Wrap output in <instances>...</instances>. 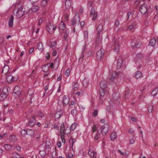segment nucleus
Segmentation results:
<instances>
[{"label": "nucleus", "instance_id": "44", "mask_svg": "<svg viewBox=\"0 0 158 158\" xmlns=\"http://www.w3.org/2000/svg\"><path fill=\"white\" fill-rule=\"evenodd\" d=\"M60 131H64V126L63 123H61L60 126Z\"/></svg>", "mask_w": 158, "mask_h": 158}, {"label": "nucleus", "instance_id": "19", "mask_svg": "<svg viewBox=\"0 0 158 158\" xmlns=\"http://www.w3.org/2000/svg\"><path fill=\"white\" fill-rule=\"evenodd\" d=\"M71 0H65V8L69 9L70 7L71 6Z\"/></svg>", "mask_w": 158, "mask_h": 158}, {"label": "nucleus", "instance_id": "64", "mask_svg": "<svg viewBox=\"0 0 158 158\" xmlns=\"http://www.w3.org/2000/svg\"><path fill=\"white\" fill-rule=\"evenodd\" d=\"M99 135V134H98L97 135H96L95 136H94V139L95 140H97L99 139L98 136Z\"/></svg>", "mask_w": 158, "mask_h": 158}, {"label": "nucleus", "instance_id": "60", "mask_svg": "<svg viewBox=\"0 0 158 158\" xmlns=\"http://www.w3.org/2000/svg\"><path fill=\"white\" fill-rule=\"evenodd\" d=\"M119 24V22L118 20H116L115 23V25L116 26H118Z\"/></svg>", "mask_w": 158, "mask_h": 158}, {"label": "nucleus", "instance_id": "16", "mask_svg": "<svg viewBox=\"0 0 158 158\" xmlns=\"http://www.w3.org/2000/svg\"><path fill=\"white\" fill-rule=\"evenodd\" d=\"M27 134L29 135L31 137H33L34 136L35 132L34 131L30 129H27Z\"/></svg>", "mask_w": 158, "mask_h": 158}, {"label": "nucleus", "instance_id": "46", "mask_svg": "<svg viewBox=\"0 0 158 158\" xmlns=\"http://www.w3.org/2000/svg\"><path fill=\"white\" fill-rule=\"evenodd\" d=\"M56 45V42L55 41L52 42L51 44V46L52 49H54Z\"/></svg>", "mask_w": 158, "mask_h": 158}, {"label": "nucleus", "instance_id": "32", "mask_svg": "<svg viewBox=\"0 0 158 158\" xmlns=\"http://www.w3.org/2000/svg\"><path fill=\"white\" fill-rule=\"evenodd\" d=\"M105 89H101L100 90L99 94L102 97H103L104 95Z\"/></svg>", "mask_w": 158, "mask_h": 158}, {"label": "nucleus", "instance_id": "45", "mask_svg": "<svg viewBox=\"0 0 158 158\" xmlns=\"http://www.w3.org/2000/svg\"><path fill=\"white\" fill-rule=\"evenodd\" d=\"M83 84L84 85H85V86H86L87 84L88 83V80L86 79H84L82 81Z\"/></svg>", "mask_w": 158, "mask_h": 158}, {"label": "nucleus", "instance_id": "56", "mask_svg": "<svg viewBox=\"0 0 158 158\" xmlns=\"http://www.w3.org/2000/svg\"><path fill=\"white\" fill-rule=\"evenodd\" d=\"M135 143V140L133 139H130L129 144H133Z\"/></svg>", "mask_w": 158, "mask_h": 158}, {"label": "nucleus", "instance_id": "55", "mask_svg": "<svg viewBox=\"0 0 158 158\" xmlns=\"http://www.w3.org/2000/svg\"><path fill=\"white\" fill-rule=\"evenodd\" d=\"M38 115L41 118H42L44 116V114L40 112L38 113Z\"/></svg>", "mask_w": 158, "mask_h": 158}, {"label": "nucleus", "instance_id": "18", "mask_svg": "<svg viewBox=\"0 0 158 158\" xmlns=\"http://www.w3.org/2000/svg\"><path fill=\"white\" fill-rule=\"evenodd\" d=\"M15 9L17 10L19 8H21L22 6V4L20 2V0L17 1L15 3Z\"/></svg>", "mask_w": 158, "mask_h": 158}, {"label": "nucleus", "instance_id": "38", "mask_svg": "<svg viewBox=\"0 0 158 158\" xmlns=\"http://www.w3.org/2000/svg\"><path fill=\"white\" fill-rule=\"evenodd\" d=\"M51 143L50 141L48 140L46 142V145L45 146V148L48 149L49 148V146L51 145Z\"/></svg>", "mask_w": 158, "mask_h": 158}, {"label": "nucleus", "instance_id": "47", "mask_svg": "<svg viewBox=\"0 0 158 158\" xmlns=\"http://www.w3.org/2000/svg\"><path fill=\"white\" fill-rule=\"evenodd\" d=\"M77 113V110L76 109H74L71 111V113L73 115H74L76 114Z\"/></svg>", "mask_w": 158, "mask_h": 158}, {"label": "nucleus", "instance_id": "13", "mask_svg": "<svg viewBox=\"0 0 158 158\" xmlns=\"http://www.w3.org/2000/svg\"><path fill=\"white\" fill-rule=\"evenodd\" d=\"M36 120L34 117L31 118L28 122V125L30 126H33L35 124Z\"/></svg>", "mask_w": 158, "mask_h": 158}, {"label": "nucleus", "instance_id": "3", "mask_svg": "<svg viewBox=\"0 0 158 158\" xmlns=\"http://www.w3.org/2000/svg\"><path fill=\"white\" fill-rule=\"evenodd\" d=\"M141 39H135L132 40L131 42V46L132 48L136 47L137 48L140 47L142 43L141 42Z\"/></svg>", "mask_w": 158, "mask_h": 158}, {"label": "nucleus", "instance_id": "58", "mask_svg": "<svg viewBox=\"0 0 158 158\" xmlns=\"http://www.w3.org/2000/svg\"><path fill=\"white\" fill-rule=\"evenodd\" d=\"M122 64V63L117 62V68L118 69H119L121 67Z\"/></svg>", "mask_w": 158, "mask_h": 158}, {"label": "nucleus", "instance_id": "52", "mask_svg": "<svg viewBox=\"0 0 158 158\" xmlns=\"http://www.w3.org/2000/svg\"><path fill=\"white\" fill-rule=\"evenodd\" d=\"M84 38L85 39H87L88 37V33L87 31H85L84 33Z\"/></svg>", "mask_w": 158, "mask_h": 158}, {"label": "nucleus", "instance_id": "6", "mask_svg": "<svg viewBox=\"0 0 158 158\" xmlns=\"http://www.w3.org/2000/svg\"><path fill=\"white\" fill-rule=\"evenodd\" d=\"M56 29V27H54L53 24L51 23H48L46 26L47 31L51 34L54 33Z\"/></svg>", "mask_w": 158, "mask_h": 158}, {"label": "nucleus", "instance_id": "37", "mask_svg": "<svg viewBox=\"0 0 158 158\" xmlns=\"http://www.w3.org/2000/svg\"><path fill=\"white\" fill-rule=\"evenodd\" d=\"M27 130H26L25 129H23L22 130L21 133L23 136H24L26 134H27Z\"/></svg>", "mask_w": 158, "mask_h": 158}, {"label": "nucleus", "instance_id": "15", "mask_svg": "<svg viewBox=\"0 0 158 158\" xmlns=\"http://www.w3.org/2000/svg\"><path fill=\"white\" fill-rule=\"evenodd\" d=\"M14 19V16L13 15H11L8 21L9 26L10 27H13Z\"/></svg>", "mask_w": 158, "mask_h": 158}, {"label": "nucleus", "instance_id": "9", "mask_svg": "<svg viewBox=\"0 0 158 158\" xmlns=\"http://www.w3.org/2000/svg\"><path fill=\"white\" fill-rule=\"evenodd\" d=\"M104 51L102 49H101L99 50L97 52V59L98 60H101V59L102 57L103 56L104 54Z\"/></svg>", "mask_w": 158, "mask_h": 158}, {"label": "nucleus", "instance_id": "43", "mask_svg": "<svg viewBox=\"0 0 158 158\" xmlns=\"http://www.w3.org/2000/svg\"><path fill=\"white\" fill-rule=\"evenodd\" d=\"M70 131L69 127H67L65 130V133L67 134H69L70 132Z\"/></svg>", "mask_w": 158, "mask_h": 158}, {"label": "nucleus", "instance_id": "40", "mask_svg": "<svg viewBox=\"0 0 158 158\" xmlns=\"http://www.w3.org/2000/svg\"><path fill=\"white\" fill-rule=\"evenodd\" d=\"M62 112H61L60 111H57L55 114V116L57 117L58 118L60 117L61 115L62 114Z\"/></svg>", "mask_w": 158, "mask_h": 158}, {"label": "nucleus", "instance_id": "12", "mask_svg": "<svg viewBox=\"0 0 158 158\" xmlns=\"http://www.w3.org/2000/svg\"><path fill=\"white\" fill-rule=\"evenodd\" d=\"M6 79L9 83H10L14 81V77L12 75L9 74L6 76Z\"/></svg>", "mask_w": 158, "mask_h": 158}, {"label": "nucleus", "instance_id": "35", "mask_svg": "<svg viewBox=\"0 0 158 158\" xmlns=\"http://www.w3.org/2000/svg\"><path fill=\"white\" fill-rule=\"evenodd\" d=\"M9 139L10 141L14 142L16 140V136L14 135H11L10 136Z\"/></svg>", "mask_w": 158, "mask_h": 158}, {"label": "nucleus", "instance_id": "1", "mask_svg": "<svg viewBox=\"0 0 158 158\" xmlns=\"http://www.w3.org/2000/svg\"><path fill=\"white\" fill-rule=\"evenodd\" d=\"M80 21V19L79 17L77 15V14H76L75 15L71 21V24L73 27V31L74 32L75 31L76 27L77 29H80L79 26Z\"/></svg>", "mask_w": 158, "mask_h": 158}, {"label": "nucleus", "instance_id": "2", "mask_svg": "<svg viewBox=\"0 0 158 158\" xmlns=\"http://www.w3.org/2000/svg\"><path fill=\"white\" fill-rule=\"evenodd\" d=\"M110 76L108 82L109 83L111 84L114 82V80L116 78L122 76V73L121 72L117 73L115 71H113Z\"/></svg>", "mask_w": 158, "mask_h": 158}, {"label": "nucleus", "instance_id": "21", "mask_svg": "<svg viewBox=\"0 0 158 158\" xmlns=\"http://www.w3.org/2000/svg\"><path fill=\"white\" fill-rule=\"evenodd\" d=\"M156 43V40L154 38H152L149 43L150 46H154Z\"/></svg>", "mask_w": 158, "mask_h": 158}, {"label": "nucleus", "instance_id": "57", "mask_svg": "<svg viewBox=\"0 0 158 158\" xmlns=\"http://www.w3.org/2000/svg\"><path fill=\"white\" fill-rule=\"evenodd\" d=\"M39 153L40 154V155H41L42 156H43V155H44L45 154V152L44 151H40V152Z\"/></svg>", "mask_w": 158, "mask_h": 158}, {"label": "nucleus", "instance_id": "7", "mask_svg": "<svg viewBox=\"0 0 158 158\" xmlns=\"http://www.w3.org/2000/svg\"><path fill=\"white\" fill-rule=\"evenodd\" d=\"M109 126L107 124H105L101 127V133L102 135H106L109 130Z\"/></svg>", "mask_w": 158, "mask_h": 158}, {"label": "nucleus", "instance_id": "48", "mask_svg": "<svg viewBox=\"0 0 158 158\" xmlns=\"http://www.w3.org/2000/svg\"><path fill=\"white\" fill-rule=\"evenodd\" d=\"M48 2V1L47 0H43L41 2V5L44 6L46 5L47 3Z\"/></svg>", "mask_w": 158, "mask_h": 158}, {"label": "nucleus", "instance_id": "54", "mask_svg": "<svg viewBox=\"0 0 158 158\" xmlns=\"http://www.w3.org/2000/svg\"><path fill=\"white\" fill-rule=\"evenodd\" d=\"M58 63H59L58 60L57 58H56L55 59V61L54 62V63H53L54 64V65H58Z\"/></svg>", "mask_w": 158, "mask_h": 158}, {"label": "nucleus", "instance_id": "25", "mask_svg": "<svg viewBox=\"0 0 158 158\" xmlns=\"http://www.w3.org/2000/svg\"><path fill=\"white\" fill-rule=\"evenodd\" d=\"M142 76L141 73L139 71H137L135 73V77L136 79H138Z\"/></svg>", "mask_w": 158, "mask_h": 158}, {"label": "nucleus", "instance_id": "62", "mask_svg": "<svg viewBox=\"0 0 158 158\" xmlns=\"http://www.w3.org/2000/svg\"><path fill=\"white\" fill-rule=\"evenodd\" d=\"M69 156H67L68 158H72L73 156V154L71 153H69L68 154Z\"/></svg>", "mask_w": 158, "mask_h": 158}, {"label": "nucleus", "instance_id": "49", "mask_svg": "<svg viewBox=\"0 0 158 158\" xmlns=\"http://www.w3.org/2000/svg\"><path fill=\"white\" fill-rule=\"evenodd\" d=\"M70 70L69 69H67L65 72V75L66 76H68L69 74H70Z\"/></svg>", "mask_w": 158, "mask_h": 158}, {"label": "nucleus", "instance_id": "5", "mask_svg": "<svg viewBox=\"0 0 158 158\" xmlns=\"http://www.w3.org/2000/svg\"><path fill=\"white\" fill-rule=\"evenodd\" d=\"M147 7L146 4H143L140 7V11L143 15L148 14L149 13V9H147Z\"/></svg>", "mask_w": 158, "mask_h": 158}, {"label": "nucleus", "instance_id": "10", "mask_svg": "<svg viewBox=\"0 0 158 158\" xmlns=\"http://www.w3.org/2000/svg\"><path fill=\"white\" fill-rule=\"evenodd\" d=\"M90 15L91 17H93L92 18V20H95L96 19L98 14L97 13L95 12V9L94 7L91 8L90 11Z\"/></svg>", "mask_w": 158, "mask_h": 158}, {"label": "nucleus", "instance_id": "39", "mask_svg": "<svg viewBox=\"0 0 158 158\" xmlns=\"http://www.w3.org/2000/svg\"><path fill=\"white\" fill-rule=\"evenodd\" d=\"M141 59V56L140 55H137L135 58V60L137 61H138L139 60H140Z\"/></svg>", "mask_w": 158, "mask_h": 158}, {"label": "nucleus", "instance_id": "11", "mask_svg": "<svg viewBox=\"0 0 158 158\" xmlns=\"http://www.w3.org/2000/svg\"><path fill=\"white\" fill-rule=\"evenodd\" d=\"M13 92L14 94H16L18 96H19L21 93V89L19 86H15Z\"/></svg>", "mask_w": 158, "mask_h": 158}, {"label": "nucleus", "instance_id": "31", "mask_svg": "<svg viewBox=\"0 0 158 158\" xmlns=\"http://www.w3.org/2000/svg\"><path fill=\"white\" fill-rule=\"evenodd\" d=\"M65 27V26L64 23H61L59 26V28L62 30H64Z\"/></svg>", "mask_w": 158, "mask_h": 158}, {"label": "nucleus", "instance_id": "42", "mask_svg": "<svg viewBox=\"0 0 158 158\" xmlns=\"http://www.w3.org/2000/svg\"><path fill=\"white\" fill-rule=\"evenodd\" d=\"M136 25H131L127 27V29L128 30H131L132 29H134Z\"/></svg>", "mask_w": 158, "mask_h": 158}, {"label": "nucleus", "instance_id": "23", "mask_svg": "<svg viewBox=\"0 0 158 158\" xmlns=\"http://www.w3.org/2000/svg\"><path fill=\"white\" fill-rule=\"evenodd\" d=\"M6 98V95L4 92L0 94V101H2Z\"/></svg>", "mask_w": 158, "mask_h": 158}, {"label": "nucleus", "instance_id": "14", "mask_svg": "<svg viewBox=\"0 0 158 158\" xmlns=\"http://www.w3.org/2000/svg\"><path fill=\"white\" fill-rule=\"evenodd\" d=\"M100 85L101 89H105L107 86L106 82L104 80L101 81L100 83Z\"/></svg>", "mask_w": 158, "mask_h": 158}, {"label": "nucleus", "instance_id": "22", "mask_svg": "<svg viewBox=\"0 0 158 158\" xmlns=\"http://www.w3.org/2000/svg\"><path fill=\"white\" fill-rule=\"evenodd\" d=\"M9 67L8 65H5L3 69L2 73L5 74H6L9 70Z\"/></svg>", "mask_w": 158, "mask_h": 158}, {"label": "nucleus", "instance_id": "36", "mask_svg": "<svg viewBox=\"0 0 158 158\" xmlns=\"http://www.w3.org/2000/svg\"><path fill=\"white\" fill-rule=\"evenodd\" d=\"M69 34V32L67 31H65V32L64 33V38L65 40H66L67 39V36Z\"/></svg>", "mask_w": 158, "mask_h": 158}, {"label": "nucleus", "instance_id": "28", "mask_svg": "<svg viewBox=\"0 0 158 158\" xmlns=\"http://www.w3.org/2000/svg\"><path fill=\"white\" fill-rule=\"evenodd\" d=\"M37 48L40 50L43 51L44 49L43 46L41 43H39L37 45Z\"/></svg>", "mask_w": 158, "mask_h": 158}, {"label": "nucleus", "instance_id": "17", "mask_svg": "<svg viewBox=\"0 0 158 158\" xmlns=\"http://www.w3.org/2000/svg\"><path fill=\"white\" fill-rule=\"evenodd\" d=\"M69 98L67 96H64L63 98V104L67 105L69 103Z\"/></svg>", "mask_w": 158, "mask_h": 158}, {"label": "nucleus", "instance_id": "33", "mask_svg": "<svg viewBox=\"0 0 158 158\" xmlns=\"http://www.w3.org/2000/svg\"><path fill=\"white\" fill-rule=\"evenodd\" d=\"M39 7L36 5H33L31 8L32 11L35 12L38 9Z\"/></svg>", "mask_w": 158, "mask_h": 158}, {"label": "nucleus", "instance_id": "59", "mask_svg": "<svg viewBox=\"0 0 158 158\" xmlns=\"http://www.w3.org/2000/svg\"><path fill=\"white\" fill-rule=\"evenodd\" d=\"M93 131V132H94L96 131V126L95 125H94L92 127Z\"/></svg>", "mask_w": 158, "mask_h": 158}, {"label": "nucleus", "instance_id": "8", "mask_svg": "<svg viewBox=\"0 0 158 158\" xmlns=\"http://www.w3.org/2000/svg\"><path fill=\"white\" fill-rule=\"evenodd\" d=\"M112 43L113 46H114V50L116 52H118L119 50V45L118 43L115 38H114L112 40Z\"/></svg>", "mask_w": 158, "mask_h": 158}, {"label": "nucleus", "instance_id": "24", "mask_svg": "<svg viewBox=\"0 0 158 158\" xmlns=\"http://www.w3.org/2000/svg\"><path fill=\"white\" fill-rule=\"evenodd\" d=\"M88 153L90 156L91 158L92 157L96 156L97 154V152H95L93 151H91V150H89Z\"/></svg>", "mask_w": 158, "mask_h": 158}, {"label": "nucleus", "instance_id": "4", "mask_svg": "<svg viewBox=\"0 0 158 158\" xmlns=\"http://www.w3.org/2000/svg\"><path fill=\"white\" fill-rule=\"evenodd\" d=\"M18 10L16 11L15 13H14V15L18 18H21L24 15L27 13V12L25 10V8L23 7L19 8L17 9Z\"/></svg>", "mask_w": 158, "mask_h": 158}, {"label": "nucleus", "instance_id": "26", "mask_svg": "<svg viewBox=\"0 0 158 158\" xmlns=\"http://www.w3.org/2000/svg\"><path fill=\"white\" fill-rule=\"evenodd\" d=\"M117 137L116 133H112L110 135V138L111 140H114Z\"/></svg>", "mask_w": 158, "mask_h": 158}, {"label": "nucleus", "instance_id": "30", "mask_svg": "<svg viewBox=\"0 0 158 158\" xmlns=\"http://www.w3.org/2000/svg\"><path fill=\"white\" fill-rule=\"evenodd\" d=\"M78 88V84L77 82H75L73 86V89L74 91L76 90Z\"/></svg>", "mask_w": 158, "mask_h": 158}, {"label": "nucleus", "instance_id": "61", "mask_svg": "<svg viewBox=\"0 0 158 158\" xmlns=\"http://www.w3.org/2000/svg\"><path fill=\"white\" fill-rule=\"evenodd\" d=\"M88 5L90 7H91L92 6L93 3L91 1H89L88 2Z\"/></svg>", "mask_w": 158, "mask_h": 158}, {"label": "nucleus", "instance_id": "51", "mask_svg": "<svg viewBox=\"0 0 158 158\" xmlns=\"http://www.w3.org/2000/svg\"><path fill=\"white\" fill-rule=\"evenodd\" d=\"M85 22L84 21H81L80 23V26L81 29H82L84 26Z\"/></svg>", "mask_w": 158, "mask_h": 158}, {"label": "nucleus", "instance_id": "41", "mask_svg": "<svg viewBox=\"0 0 158 158\" xmlns=\"http://www.w3.org/2000/svg\"><path fill=\"white\" fill-rule=\"evenodd\" d=\"M153 105L152 104L149 106L148 107V110L149 112H152V110H153Z\"/></svg>", "mask_w": 158, "mask_h": 158}, {"label": "nucleus", "instance_id": "29", "mask_svg": "<svg viewBox=\"0 0 158 158\" xmlns=\"http://www.w3.org/2000/svg\"><path fill=\"white\" fill-rule=\"evenodd\" d=\"M77 123H73L71 126L70 127H69L70 130L73 131L74 130L75 128H76V126H77Z\"/></svg>", "mask_w": 158, "mask_h": 158}, {"label": "nucleus", "instance_id": "27", "mask_svg": "<svg viewBox=\"0 0 158 158\" xmlns=\"http://www.w3.org/2000/svg\"><path fill=\"white\" fill-rule=\"evenodd\" d=\"M158 93V88H156L152 92L151 94L153 97L155 96Z\"/></svg>", "mask_w": 158, "mask_h": 158}, {"label": "nucleus", "instance_id": "20", "mask_svg": "<svg viewBox=\"0 0 158 158\" xmlns=\"http://www.w3.org/2000/svg\"><path fill=\"white\" fill-rule=\"evenodd\" d=\"M102 23H100L97 28V30L98 31V36L99 35V33L101 31L102 29Z\"/></svg>", "mask_w": 158, "mask_h": 158}, {"label": "nucleus", "instance_id": "50", "mask_svg": "<svg viewBox=\"0 0 158 158\" xmlns=\"http://www.w3.org/2000/svg\"><path fill=\"white\" fill-rule=\"evenodd\" d=\"M98 114V111L97 110H95L93 113V117H95Z\"/></svg>", "mask_w": 158, "mask_h": 158}, {"label": "nucleus", "instance_id": "63", "mask_svg": "<svg viewBox=\"0 0 158 158\" xmlns=\"http://www.w3.org/2000/svg\"><path fill=\"white\" fill-rule=\"evenodd\" d=\"M42 21L43 20L41 18L39 19L38 21V24L39 25H40L42 23Z\"/></svg>", "mask_w": 158, "mask_h": 158}, {"label": "nucleus", "instance_id": "53", "mask_svg": "<svg viewBox=\"0 0 158 158\" xmlns=\"http://www.w3.org/2000/svg\"><path fill=\"white\" fill-rule=\"evenodd\" d=\"M123 60L121 57H119L118 59L117 63H122Z\"/></svg>", "mask_w": 158, "mask_h": 158}, {"label": "nucleus", "instance_id": "34", "mask_svg": "<svg viewBox=\"0 0 158 158\" xmlns=\"http://www.w3.org/2000/svg\"><path fill=\"white\" fill-rule=\"evenodd\" d=\"M4 147L5 149L8 150H10L12 148V147L11 145L7 144L5 145Z\"/></svg>", "mask_w": 158, "mask_h": 158}]
</instances>
